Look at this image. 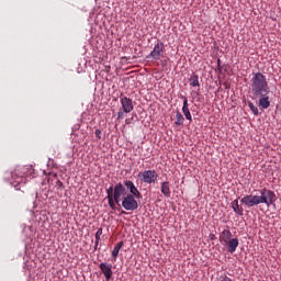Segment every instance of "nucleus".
<instances>
[{"instance_id": "f03ea898", "label": "nucleus", "mask_w": 281, "mask_h": 281, "mask_svg": "<svg viewBox=\"0 0 281 281\" xmlns=\"http://www.w3.org/2000/svg\"><path fill=\"white\" fill-rule=\"evenodd\" d=\"M250 82L251 93L255 98H260V95H268L269 82H267V77L262 75V72L254 74Z\"/></svg>"}, {"instance_id": "b1692460", "label": "nucleus", "mask_w": 281, "mask_h": 281, "mask_svg": "<svg viewBox=\"0 0 281 281\" xmlns=\"http://www.w3.org/2000/svg\"><path fill=\"white\" fill-rule=\"evenodd\" d=\"M220 281H233V280H232V278H229L227 276H221Z\"/></svg>"}, {"instance_id": "1a4fd4ad", "label": "nucleus", "mask_w": 281, "mask_h": 281, "mask_svg": "<svg viewBox=\"0 0 281 281\" xmlns=\"http://www.w3.org/2000/svg\"><path fill=\"white\" fill-rule=\"evenodd\" d=\"M121 104L124 113H131V111H133L134 109L133 100L130 99L128 97H122Z\"/></svg>"}, {"instance_id": "f8f14e48", "label": "nucleus", "mask_w": 281, "mask_h": 281, "mask_svg": "<svg viewBox=\"0 0 281 281\" xmlns=\"http://www.w3.org/2000/svg\"><path fill=\"white\" fill-rule=\"evenodd\" d=\"M160 191H161V194H164V196H166L167 199H170V194H171L170 182L169 181L161 182Z\"/></svg>"}, {"instance_id": "a211bd4d", "label": "nucleus", "mask_w": 281, "mask_h": 281, "mask_svg": "<svg viewBox=\"0 0 281 281\" xmlns=\"http://www.w3.org/2000/svg\"><path fill=\"white\" fill-rule=\"evenodd\" d=\"M190 87H201V83H199V75H191L189 78Z\"/></svg>"}, {"instance_id": "412c9836", "label": "nucleus", "mask_w": 281, "mask_h": 281, "mask_svg": "<svg viewBox=\"0 0 281 281\" xmlns=\"http://www.w3.org/2000/svg\"><path fill=\"white\" fill-rule=\"evenodd\" d=\"M248 106H249L250 111H252L254 115L259 114L258 108L256 105H254L252 102H248Z\"/></svg>"}, {"instance_id": "dca6fc26", "label": "nucleus", "mask_w": 281, "mask_h": 281, "mask_svg": "<svg viewBox=\"0 0 281 281\" xmlns=\"http://www.w3.org/2000/svg\"><path fill=\"white\" fill-rule=\"evenodd\" d=\"M108 201L111 210H115V199L113 198V186L106 190Z\"/></svg>"}, {"instance_id": "7ed1b4c3", "label": "nucleus", "mask_w": 281, "mask_h": 281, "mask_svg": "<svg viewBox=\"0 0 281 281\" xmlns=\"http://www.w3.org/2000/svg\"><path fill=\"white\" fill-rule=\"evenodd\" d=\"M138 179H140L143 183H156L157 179H159V175L155 170H145L138 173Z\"/></svg>"}, {"instance_id": "ddd939ff", "label": "nucleus", "mask_w": 281, "mask_h": 281, "mask_svg": "<svg viewBox=\"0 0 281 281\" xmlns=\"http://www.w3.org/2000/svg\"><path fill=\"white\" fill-rule=\"evenodd\" d=\"M122 247H124V241H120L117 243L113 250H112V261L113 262H116L117 261V256H120V249H122Z\"/></svg>"}, {"instance_id": "aec40b11", "label": "nucleus", "mask_w": 281, "mask_h": 281, "mask_svg": "<svg viewBox=\"0 0 281 281\" xmlns=\"http://www.w3.org/2000/svg\"><path fill=\"white\" fill-rule=\"evenodd\" d=\"M19 171H14L11 173L12 179H14L15 183L20 184L23 183V175L19 176Z\"/></svg>"}, {"instance_id": "6ab92c4d", "label": "nucleus", "mask_w": 281, "mask_h": 281, "mask_svg": "<svg viewBox=\"0 0 281 281\" xmlns=\"http://www.w3.org/2000/svg\"><path fill=\"white\" fill-rule=\"evenodd\" d=\"M183 122H186V119L183 117V114L181 112L176 113V126H182Z\"/></svg>"}, {"instance_id": "a878e982", "label": "nucleus", "mask_w": 281, "mask_h": 281, "mask_svg": "<svg viewBox=\"0 0 281 281\" xmlns=\"http://www.w3.org/2000/svg\"><path fill=\"white\" fill-rule=\"evenodd\" d=\"M99 243H100V239H95V244H94L95 249L98 248Z\"/></svg>"}, {"instance_id": "4468645a", "label": "nucleus", "mask_w": 281, "mask_h": 281, "mask_svg": "<svg viewBox=\"0 0 281 281\" xmlns=\"http://www.w3.org/2000/svg\"><path fill=\"white\" fill-rule=\"evenodd\" d=\"M231 207L235 212V214H237L238 216H243L244 210H243V206H240V204H238V199L234 200L231 203Z\"/></svg>"}, {"instance_id": "bb28decb", "label": "nucleus", "mask_w": 281, "mask_h": 281, "mask_svg": "<svg viewBox=\"0 0 281 281\" xmlns=\"http://www.w3.org/2000/svg\"><path fill=\"white\" fill-rule=\"evenodd\" d=\"M58 186H63V182H60V180L57 181Z\"/></svg>"}, {"instance_id": "39448f33", "label": "nucleus", "mask_w": 281, "mask_h": 281, "mask_svg": "<svg viewBox=\"0 0 281 281\" xmlns=\"http://www.w3.org/2000/svg\"><path fill=\"white\" fill-rule=\"evenodd\" d=\"M165 54V46L162 42H158L150 54L147 56V58H153V60H161L164 58Z\"/></svg>"}, {"instance_id": "f257e3e1", "label": "nucleus", "mask_w": 281, "mask_h": 281, "mask_svg": "<svg viewBox=\"0 0 281 281\" xmlns=\"http://www.w3.org/2000/svg\"><path fill=\"white\" fill-rule=\"evenodd\" d=\"M259 194L260 195L258 194L246 195L241 199V203H244V205H246L247 207H256V205H260L265 203V205L269 207V205H273V203L278 201V196H276V192L269 189L265 188L259 190Z\"/></svg>"}, {"instance_id": "9d476101", "label": "nucleus", "mask_w": 281, "mask_h": 281, "mask_svg": "<svg viewBox=\"0 0 281 281\" xmlns=\"http://www.w3.org/2000/svg\"><path fill=\"white\" fill-rule=\"evenodd\" d=\"M224 245H226L228 254H234V251L238 249L239 241H238V238L235 237L226 241Z\"/></svg>"}, {"instance_id": "423d86ee", "label": "nucleus", "mask_w": 281, "mask_h": 281, "mask_svg": "<svg viewBox=\"0 0 281 281\" xmlns=\"http://www.w3.org/2000/svg\"><path fill=\"white\" fill-rule=\"evenodd\" d=\"M124 194H126V188L124 187V184H122V182H119L117 184H115L114 188H112V196L115 203H120Z\"/></svg>"}, {"instance_id": "6e6552de", "label": "nucleus", "mask_w": 281, "mask_h": 281, "mask_svg": "<svg viewBox=\"0 0 281 281\" xmlns=\"http://www.w3.org/2000/svg\"><path fill=\"white\" fill-rule=\"evenodd\" d=\"M99 269H101L106 281H110L111 278H113V266L112 265L102 262L99 265Z\"/></svg>"}, {"instance_id": "cd10ccee", "label": "nucleus", "mask_w": 281, "mask_h": 281, "mask_svg": "<svg viewBox=\"0 0 281 281\" xmlns=\"http://www.w3.org/2000/svg\"><path fill=\"white\" fill-rule=\"evenodd\" d=\"M217 65H221V59L217 60Z\"/></svg>"}, {"instance_id": "9b49d317", "label": "nucleus", "mask_w": 281, "mask_h": 281, "mask_svg": "<svg viewBox=\"0 0 281 281\" xmlns=\"http://www.w3.org/2000/svg\"><path fill=\"white\" fill-rule=\"evenodd\" d=\"M182 113L189 122H192V114L190 113V108L188 105V98L183 97V106H182Z\"/></svg>"}, {"instance_id": "2eb2a0df", "label": "nucleus", "mask_w": 281, "mask_h": 281, "mask_svg": "<svg viewBox=\"0 0 281 281\" xmlns=\"http://www.w3.org/2000/svg\"><path fill=\"white\" fill-rule=\"evenodd\" d=\"M260 100H259V106H261V109H269L271 106V101H269V95L265 94V95H259Z\"/></svg>"}, {"instance_id": "393cba45", "label": "nucleus", "mask_w": 281, "mask_h": 281, "mask_svg": "<svg viewBox=\"0 0 281 281\" xmlns=\"http://www.w3.org/2000/svg\"><path fill=\"white\" fill-rule=\"evenodd\" d=\"M117 120H124V111L117 113Z\"/></svg>"}, {"instance_id": "4be33fe9", "label": "nucleus", "mask_w": 281, "mask_h": 281, "mask_svg": "<svg viewBox=\"0 0 281 281\" xmlns=\"http://www.w3.org/2000/svg\"><path fill=\"white\" fill-rule=\"evenodd\" d=\"M94 135L98 139H102V131L95 130Z\"/></svg>"}, {"instance_id": "5701e85b", "label": "nucleus", "mask_w": 281, "mask_h": 281, "mask_svg": "<svg viewBox=\"0 0 281 281\" xmlns=\"http://www.w3.org/2000/svg\"><path fill=\"white\" fill-rule=\"evenodd\" d=\"M100 236H102V228H99L95 233V240H100Z\"/></svg>"}, {"instance_id": "20e7f679", "label": "nucleus", "mask_w": 281, "mask_h": 281, "mask_svg": "<svg viewBox=\"0 0 281 281\" xmlns=\"http://www.w3.org/2000/svg\"><path fill=\"white\" fill-rule=\"evenodd\" d=\"M122 207L127 212H135V210L139 207V204L137 203V200H135V195L127 194L123 198Z\"/></svg>"}, {"instance_id": "f3484780", "label": "nucleus", "mask_w": 281, "mask_h": 281, "mask_svg": "<svg viewBox=\"0 0 281 281\" xmlns=\"http://www.w3.org/2000/svg\"><path fill=\"white\" fill-rule=\"evenodd\" d=\"M220 240L221 243H223L224 245L226 243H228V240H232V232L229 229H224L221 234H220Z\"/></svg>"}, {"instance_id": "0eeeda50", "label": "nucleus", "mask_w": 281, "mask_h": 281, "mask_svg": "<svg viewBox=\"0 0 281 281\" xmlns=\"http://www.w3.org/2000/svg\"><path fill=\"white\" fill-rule=\"evenodd\" d=\"M124 186H125V188H127V190H130V194L132 196H135V199H142V193L139 192L137 187H135V183L133 181L125 180Z\"/></svg>"}]
</instances>
